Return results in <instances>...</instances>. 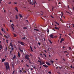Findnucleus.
Wrapping results in <instances>:
<instances>
[{"label": "nucleus", "instance_id": "f257e3e1", "mask_svg": "<svg viewBox=\"0 0 74 74\" xmlns=\"http://www.w3.org/2000/svg\"><path fill=\"white\" fill-rule=\"evenodd\" d=\"M38 62H39L40 63V65H41L43 64H44L45 63V62H43V61H39V60H38Z\"/></svg>", "mask_w": 74, "mask_h": 74}, {"label": "nucleus", "instance_id": "f03ea898", "mask_svg": "<svg viewBox=\"0 0 74 74\" xmlns=\"http://www.w3.org/2000/svg\"><path fill=\"white\" fill-rule=\"evenodd\" d=\"M5 65L6 67V70L7 71L8 70V67L9 66L8 62H5Z\"/></svg>", "mask_w": 74, "mask_h": 74}, {"label": "nucleus", "instance_id": "7ed1b4c3", "mask_svg": "<svg viewBox=\"0 0 74 74\" xmlns=\"http://www.w3.org/2000/svg\"><path fill=\"white\" fill-rule=\"evenodd\" d=\"M29 55H28V54H26V55L25 56V58L27 59V60H28L29 59Z\"/></svg>", "mask_w": 74, "mask_h": 74}, {"label": "nucleus", "instance_id": "20e7f679", "mask_svg": "<svg viewBox=\"0 0 74 74\" xmlns=\"http://www.w3.org/2000/svg\"><path fill=\"white\" fill-rule=\"evenodd\" d=\"M18 43H20L21 44H24V42H23L22 41H18Z\"/></svg>", "mask_w": 74, "mask_h": 74}, {"label": "nucleus", "instance_id": "39448f33", "mask_svg": "<svg viewBox=\"0 0 74 74\" xmlns=\"http://www.w3.org/2000/svg\"><path fill=\"white\" fill-rule=\"evenodd\" d=\"M50 38H54V37H53V35L52 34H50Z\"/></svg>", "mask_w": 74, "mask_h": 74}, {"label": "nucleus", "instance_id": "423d86ee", "mask_svg": "<svg viewBox=\"0 0 74 74\" xmlns=\"http://www.w3.org/2000/svg\"><path fill=\"white\" fill-rule=\"evenodd\" d=\"M64 39L63 38H62L61 39V41H60V43H62V42L64 41Z\"/></svg>", "mask_w": 74, "mask_h": 74}, {"label": "nucleus", "instance_id": "0eeeda50", "mask_svg": "<svg viewBox=\"0 0 74 74\" xmlns=\"http://www.w3.org/2000/svg\"><path fill=\"white\" fill-rule=\"evenodd\" d=\"M16 56L15 55H14L13 58H12V59L13 60H15V58H16Z\"/></svg>", "mask_w": 74, "mask_h": 74}, {"label": "nucleus", "instance_id": "6e6552de", "mask_svg": "<svg viewBox=\"0 0 74 74\" xmlns=\"http://www.w3.org/2000/svg\"><path fill=\"white\" fill-rule=\"evenodd\" d=\"M43 66L44 67H46V68H47V67H48V65H43Z\"/></svg>", "mask_w": 74, "mask_h": 74}, {"label": "nucleus", "instance_id": "1a4fd4ad", "mask_svg": "<svg viewBox=\"0 0 74 74\" xmlns=\"http://www.w3.org/2000/svg\"><path fill=\"white\" fill-rule=\"evenodd\" d=\"M29 60V62L31 64H32V63L31 62V60L30 59V58H29V59L28 60Z\"/></svg>", "mask_w": 74, "mask_h": 74}, {"label": "nucleus", "instance_id": "9d476101", "mask_svg": "<svg viewBox=\"0 0 74 74\" xmlns=\"http://www.w3.org/2000/svg\"><path fill=\"white\" fill-rule=\"evenodd\" d=\"M7 35H5V37L7 39H8V37H9L8 34H7Z\"/></svg>", "mask_w": 74, "mask_h": 74}, {"label": "nucleus", "instance_id": "9b49d317", "mask_svg": "<svg viewBox=\"0 0 74 74\" xmlns=\"http://www.w3.org/2000/svg\"><path fill=\"white\" fill-rule=\"evenodd\" d=\"M20 55H21V54H20V53H19V52H18V57L19 58H20Z\"/></svg>", "mask_w": 74, "mask_h": 74}, {"label": "nucleus", "instance_id": "f8f14e48", "mask_svg": "<svg viewBox=\"0 0 74 74\" xmlns=\"http://www.w3.org/2000/svg\"><path fill=\"white\" fill-rule=\"evenodd\" d=\"M10 46H11V47H13V45H12V43L11 42L10 43Z\"/></svg>", "mask_w": 74, "mask_h": 74}, {"label": "nucleus", "instance_id": "ddd939ff", "mask_svg": "<svg viewBox=\"0 0 74 74\" xmlns=\"http://www.w3.org/2000/svg\"><path fill=\"white\" fill-rule=\"evenodd\" d=\"M30 49H31V51L32 52H33V51L32 49V47L31 46V45L30 46Z\"/></svg>", "mask_w": 74, "mask_h": 74}, {"label": "nucleus", "instance_id": "4468645a", "mask_svg": "<svg viewBox=\"0 0 74 74\" xmlns=\"http://www.w3.org/2000/svg\"><path fill=\"white\" fill-rule=\"evenodd\" d=\"M0 48H1V49H3V46L2 45H0Z\"/></svg>", "mask_w": 74, "mask_h": 74}, {"label": "nucleus", "instance_id": "2eb2a0df", "mask_svg": "<svg viewBox=\"0 0 74 74\" xmlns=\"http://www.w3.org/2000/svg\"><path fill=\"white\" fill-rule=\"evenodd\" d=\"M54 28H55V29H56L59 30V28H58V27H54Z\"/></svg>", "mask_w": 74, "mask_h": 74}, {"label": "nucleus", "instance_id": "dca6fc26", "mask_svg": "<svg viewBox=\"0 0 74 74\" xmlns=\"http://www.w3.org/2000/svg\"><path fill=\"white\" fill-rule=\"evenodd\" d=\"M32 2H33V3H32V0H31V2H30V3H31V4H32V5H33V4H34V3H33V0H32Z\"/></svg>", "mask_w": 74, "mask_h": 74}, {"label": "nucleus", "instance_id": "f3484780", "mask_svg": "<svg viewBox=\"0 0 74 74\" xmlns=\"http://www.w3.org/2000/svg\"><path fill=\"white\" fill-rule=\"evenodd\" d=\"M34 30L36 31H37L38 32H39V30L37 29H34Z\"/></svg>", "mask_w": 74, "mask_h": 74}, {"label": "nucleus", "instance_id": "a211bd4d", "mask_svg": "<svg viewBox=\"0 0 74 74\" xmlns=\"http://www.w3.org/2000/svg\"><path fill=\"white\" fill-rule=\"evenodd\" d=\"M61 14H62V15H61V18H62L63 16V13L62 12H61Z\"/></svg>", "mask_w": 74, "mask_h": 74}, {"label": "nucleus", "instance_id": "6ab92c4d", "mask_svg": "<svg viewBox=\"0 0 74 74\" xmlns=\"http://www.w3.org/2000/svg\"><path fill=\"white\" fill-rule=\"evenodd\" d=\"M54 23H56V24H57L58 25H59V23H57V22L56 21H54Z\"/></svg>", "mask_w": 74, "mask_h": 74}, {"label": "nucleus", "instance_id": "aec40b11", "mask_svg": "<svg viewBox=\"0 0 74 74\" xmlns=\"http://www.w3.org/2000/svg\"><path fill=\"white\" fill-rule=\"evenodd\" d=\"M5 59H2V62H4L5 61Z\"/></svg>", "mask_w": 74, "mask_h": 74}, {"label": "nucleus", "instance_id": "412c9836", "mask_svg": "<svg viewBox=\"0 0 74 74\" xmlns=\"http://www.w3.org/2000/svg\"><path fill=\"white\" fill-rule=\"evenodd\" d=\"M15 10H16V11H17V12H18V10L17 8V7H16V8H15Z\"/></svg>", "mask_w": 74, "mask_h": 74}, {"label": "nucleus", "instance_id": "4be33fe9", "mask_svg": "<svg viewBox=\"0 0 74 74\" xmlns=\"http://www.w3.org/2000/svg\"><path fill=\"white\" fill-rule=\"evenodd\" d=\"M37 4V3L36 2V1H35L34 3V5H36Z\"/></svg>", "mask_w": 74, "mask_h": 74}, {"label": "nucleus", "instance_id": "5701e85b", "mask_svg": "<svg viewBox=\"0 0 74 74\" xmlns=\"http://www.w3.org/2000/svg\"><path fill=\"white\" fill-rule=\"evenodd\" d=\"M23 29H27V27H23Z\"/></svg>", "mask_w": 74, "mask_h": 74}, {"label": "nucleus", "instance_id": "b1692460", "mask_svg": "<svg viewBox=\"0 0 74 74\" xmlns=\"http://www.w3.org/2000/svg\"><path fill=\"white\" fill-rule=\"evenodd\" d=\"M19 16H20V18H21L23 17V16H22V15L21 14H19Z\"/></svg>", "mask_w": 74, "mask_h": 74}, {"label": "nucleus", "instance_id": "393cba45", "mask_svg": "<svg viewBox=\"0 0 74 74\" xmlns=\"http://www.w3.org/2000/svg\"><path fill=\"white\" fill-rule=\"evenodd\" d=\"M23 71H24V72H23L24 73H26V72H27V71H24V70H23Z\"/></svg>", "mask_w": 74, "mask_h": 74}, {"label": "nucleus", "instance_id": "a878e982", "mask_svg": "<svg viewBox=\"0 0 74 74\" xmlns=\"http://www.w3.org/2000/svg\"><path fill=\"white\" fill-rule=\"evenodd\" d=\"M14 37H16L17 36V35L14 34Z\"/></svg>", "mask_w": 74, "mask_h": 74}, {"label": "nucleus", "instance_id": "bb28decb", "mask_svg": "<svg viewBox=\"0 0 74 74\" xmlns=\"http://www.w3.org/2000/svg\"><path fill=\"white\" fill-rule=\"evenodd\" d=\"M11 49H12L13 51H14V48L13 47H11Z\"/></svg>", "mask_w": 74, "mask_h": 74}, {"label": "nucleus", "instance_id": "cd10ccee", "mask_svg": "<svg viewBox=\"0 0 74 74\" xmlns=\"http://www.w3.org/2000/svg\"><path fill=\"white\" fill-rule=\"evenodd\" d=\"M49 49H50V48L48 47V49H47V51H49H49H50Z\"/></svg>", "mask_w": 74, "mask_h": 74}, {"label": "nucleus", "instance_id": "c85d7f7f", "mask_svg": "<svg viewBox=\"0 0 74 74\" xmlns=\"http://www.w3.org/2000/svg\"><path fill=\"white\" fill-rule=\"evenodd\" d=\"M19 51H20L21 52H23V51L21 49H19Z\"/></svg>", "mask_w": 74, "mask_h": 74}, {"label": "nucleus", "instance_id": "c756f323", "mask_svg": "<svg viewBox=\"0 0 74 74\" xmlns=\"http://www.w3.org/2000/svg\"><path fill=\"white\" fill-rule=\"evenodd\" d=\"M49 42H50V43H51V44H52V43L50 40H49Z\"/></svg>", "mask_w": 74, "mask_h": 74}, {"label": "nucleus", "instance_id": "7c9ffc66", "mask_svg": "<svg viewBox=\"0 0 74 74\" xmlns=\"http://www.w3.org/2000/svg\"><path fill=\"white\" fill-rule=\"evenodd\" d=\"M38 59L40 60V61H42V60L41 59L40 57H38Z\"/></svg>", "mask_w": 74, "mask_h": 74}, {"label": "nucleus", "instance_id": "2f4dec72", "mask_svg": "<svg viewBox=\"0 0 74 74\" xmlns=\"http://www.w3.org/2000/svg\"><path fill=\"white\" fill-rule=\"evenodd\" d=\"M47 33H49V29H48L47 31Z\"/></svg>", "mask_w": 74, "mask_h": 74}, {"label": "nucleus", "instance_id": "473e14b6", "mask_svg": "<svg viewBox=\"0 0 74 74\" xmlns=\"http://www.w3.org/2000/svg\"><path fill=\"white\" fill-rule=\"evenodd\" d=\"M19 72L21 74L22 72V71H21V70L19 71Z\"/></svg>", "mask_w": 74, "mask_h": 74}, {"label": "nucleus", "instance_id": "72a5a7b5", "mask_svg": "<svg viewBox=\"0 0 74 74\" xmlns=\"http://www.w3.org/2000/svg\"><path fill=\"white\" fill-rule=\"evenodd\" d=\"M65 48H66V47H64V46H63V47H62V49H65Z\"/></svg>", "mask_w": 74, "mask_h": 74}, {"label": "nucleus", "instance_id": "f704fd0d", "mask_svg": "<svg viewBox=\"0 0 74 74\" xmlns=\"http://www.w3.org/2000/svg\"><path fill=\"white\" fill-rule=\"evenodd\" d=\"M47 65H48V66H50L51 65V64H50V63H49V62H48Z\"/></svg>", "mask_w": 74, "mask_h": 74}, {"label": "nucleus", "instance_id": "c9c22d12", "mask_svg": "<svg viewBox=\"0 0 74 74\" xmlns=\"http://www.w3.org/2000/svg\"><path fill=\"white\" fill-rule=\"evenodd\" d=\"M50 17H51L53 18H54V17L52 15L50 16Z\"/></svg>", "mask_w": 74, "mask_h": 74}, {"label": "nucleus", "instance_id": "e433bc0d", "mask_svg": "<svg viewBox=\"0 0 74 74\" xmlns=\"http://www.w3.org/2000/svg\"><path fill=\"white\" fill-rule=\"evenodd\" d=\"M60 21H61V22H62L63 21V20L61 18H60Z\"/></svg>", "mask_w": 74, "mask_h": 74}, {"label": "nucleus", "instance_id": "4c0bfd02", "mask_svg": "<svg viewBox=\"0 0 74 74\" xmlns=\"http://www.w3.org/2000/svg\"><path fill=\"white\" fill-rule=\"evenodd\" d=\"M69 50H71V47H69Z\"/></svg>", "mask_w": 74, "mask_h": 74}, {"label": "nucleus", "instance_id": "58836bf2", "mask_svg": "<svg viewBox=\"0 0 74 74\" xmlns=\"http://www.w3.org/2000/svg\"><path fill=\"white\" fill-rule=\"evenodd\" d=\"M50 62L52 63H53V61H52V60H51V61H50Z\"/></svg>", "mask_w": 74, "mask_h": 74}, {"label": "nucleus", "instance_id": "ea45409f", "mask_svg": "<svg viewBox=\"0 0 74 74\" xmlns=\"http://www.w3.org/2000/svg\"><path fill=\"white\" fill-rule=\"evenodd\" d=\"M25 38V37H24L22 38V39H24Z\"/></svg>", "mask_w": 74, "mask_h": 74}, {"label": "nucleus", "instance_id": "a19ab883", "mask_svg": "<svg viewBox=\"0 0 74 74\" xmlns=\"http://www.w3.org/2000/svg\"><path fill=\"white\" fill-rule=\"evenodd\" d=\"M21 62L22 63H23L24 62V61H23V60H21Z\"/></svg>", "mask_w": 74, "mask_h": 74}, {"label": "nucleus", "instance_id": "79ce46f5", "mask_svg": "<svg viewBox=\"0 0 74 74\" xmlns=\"http://www.w3.org/2000/svg\"><path fill=\"white\" fill-rule=\"evenodd\" d=\"M66 13H68L69 14H71L69 12L67 11H66Z\"/></svg>", "mask_w": 74, "mask_h": 74}, {"label": "nucleus", "instance_id": "37998d69", "mask_svg": "<svg viewBox=\"0 0 74 74\" xmlns=\"http://www.w3.org/2000/svg\"><path fill=\"white\" fill-rule=\"evenodd\" d=\"M62 59H63V60H64V61H65V60L64 57H63V58H62Z\"/></svg>", "mask_w": 74, "mask_h": 74}, {"label": "nucleus", "instance_id": "c03bdc74", "mask_svg": "<svg viewBox=\"0 0 74 74\" xmlns=\"http://www.w3.org/2000/svg\"><path fill=\"white\" fill-rule=\"evenodd\" d=\"M11 27H12V29H13V30H14V28L13 26H12V25H11Z\"/></svg>", "mask_w": 74, "mask_h": 74}, {"label": "nucleus", "instance_id": "a18cd8bd", "mask_svg": "<svg viewBox=\"0 0 74 74\" xmlns=\"http://www.w3.org/2000/svg\"><path fill=\"white\" fill-rule=\"evenodd\" d=\"M11 27H12V29H13V30H14V28L13 26H12V25H11Z\"/></svg>", "mask_w": 74, "mask_h": 74}, {"label": "nucleus", "instance_id": "49530a36", "mask_svg": "<svg viewBox=\"0 0 74 74\" xmlns=\"http://www.w3.org/2000/svg\"><path fill=\"white\" fill-rule=\"evenodd\" d=\"M33 70V68H31V71H32Z\"/></svg>", "mask_w": 74, "mask_h": 74}, {"label": "nucleus", "instance_id": "de8ad7c7", "mask_svg": "<svg viewBox=\"0 0 74 74\" xmlns=\"http://www.w3.org/2000/svg\"><path fill=\"white\" fill-rule=\"evenodd\" d=\"M9 40H6V42L8 43V41Z\"/></svg>", "mask_w": 74, "mask_h": 74}, {"label": "nucleus", "instance_id": "09e8293b", "mask_svg": "<svg viewBox=\"0 0 74 74\" xmlns=\"http://www.w3.org/2000/svg\"><path fill=\"white\" fill-rule=\"evenodd\" d=\"M16 19H17L18 18V16H16V18H15Z\"/></svg>", "mask_w": 74, "mask_h": 74}, {"label": "nucleus", "instance_id": "8fccbe9b", "mask_svg": "<svg viewBox=\"0 0 74 74\" xmlns=\"http://www.w3.org/2000/svg\"><path fill=\"white\" fill-rule=\"evenodd\" d=\"M1 30L3 31V32H4V30H3V28H2L1 29Z\"/></svg>", "mask_w": 74, "mask_h": 74}, {"label": "nucleus", "instance_id": "3c124183", "mask_svg": "<svg viewBox=\"0 0 74 74\" xmlns=\"http://www.w3.org/2000/svg\"><path fill=\"white\" fill-rule=\"evenodd\" d=\"M38 44L40 46V42H38Z\"/></svg>", "mask_w": 74, "mask_h": 74}, {"label": "nucleus", "instance_id": "603ef678", "mask_svg": "<svg viewBox=\"0 0 74 74\" xmlns=\"http://www.w3.org/2000/svg\"><path fill=\"white\" fill-rule=\"evenodd\" d=\"M12 67H13V68L14 67V63H13V64H12Z\"/></svg>", "mask_w": 74, "mask_h": 74}, {"label": "nucleus", "instance_id": "864d4df0", "mask_svg": "<svg viewBox=\"0 0 74 74\" xmlns=\"http://www.w3.org/2000/svg\"><path fill=\"white\" fill-rule=\"evenodd\" d=\"M54 8L53 7V8H52V11H53V9Z\"/></svg>", "mask_w": 74, "mask_h": 74}, {"label": "nucleus", "instance_id": "5fc2aeb1", "mask_svg": "<svg viewBox=\"0 0 74 74\" xmlns=\"http://www.w3.org/2000/svg\"><path fill=\"white\" fill-rule=\"evenodd\" d=\"M26 66L28 67H29V65H28V64H26Z\"/></svg>", "mask_w": 74, "mask_h": 74}, {"label": "nucleus", "instance_id": "6e6d98bb", "mask_svg": "<svg viewBox=\"0 0 74 74\" xmlns=\"http://www.w3.org/2000/svg\"><path fill=\"white\" fill-rule=\"evenodd\" d=\"M66 52L67 53V51H64V52L65 53H66Z\"/></svg>", "mask_w": 74, "mask_h": 74}, {"label": "nucleus", "instance_id": "4d7b16f0", "mask_svg": "<svg viewBox=\"0 0 74 74\" xmlns=\"http://www.w3.org/2000/svg\"><path fill=\"white\" fill-rule=\"evenodd\" d=\"M46 64H47L48 65V62H46Z\"/></svg>", "mask_w": 74, "mask_h": 74}, {"label": "nucleus", "instance_id": "13d9d810", "mask_svg": "<svg viewBox=\"0 0 74 74\" xmlns=\"http://www.w3.org/2000/svg\"><path fill=\"white\" fill-rule=\"evenodd\" d=\"M72 9H73V11H74V7H73Z\"/></svg>", "mask_w": 74, "mask_h": 74}, {"label": "nucleus", "instance_id": "bf43d9fd", "mask_svg": "<svg viewBox=\"0 0 74 74\" xmlns=\"http://www.w3.org/2000/svg\"><path fill=\"white\" fill-rule=\"evenodd\" d=\"M11 3V2H9L8 3V4H10Z\"/></svg>", "mask_w": 74, "mask_h": 74}, {"label": "nucleus", "instance_id": "052dcab7", "mask_svg": "<svg viewBox=\"0 0 74 74\" xmlns=\"http://www.w3.org/2000/svg\"><path fill=\"white\" fill-rule=\"evenodd\" d=\"M21 45L22 46V45H23L24 46H25V45L23 44H22Z\"/></svg>", "mask_w": 74, "mask_h": 74}, {"label": "nucleus", "instance_id": "680f3d73", "mask_svg": "<svg viewBox=\"0 0 74 74\" xmlns=\"http://www.w3.org/2000/svg\"><path fill=\"white\" fill-rule=\"evenodd\" d=\"M14 71L13 72V73H12V74H14Z\"/></svg>", "mask_w": 74, "mask_h": 74}, {"label": "nucleus", "instance_id": "e2e57ef3", "mask_svg": "<svg viewBox=\"0 0 74 74\" xmlns=\"http://www.w3.org/2000/svg\"><path fill=\"white\" fill-rule=\"evenodd\" d=\"M49 73L51 74V72H49Z\"/></svg>", "mask_w": 74, "mask_h": 74}, {"label": "nucleus", "instance_id": "0e129e2a", "mask_svg": "<svg viewBox=\"0 0 74 74\" xmlns=\"http://www.w3.org/2000/svg\"><path fill=\"white\" fill-rule=\"evenodd\" d=\"M12 52V51H10V53L11 54Z\"/></svg>", "mask_w": 74, "mask_h": 74}, {"label": "nucleus", "instance_id": "69168bd1", "mask_svg": "<svg viewBox=\"0 0 74 74\" xmlns=\"http://www.w3.org/2000/svg\"><path fill=\"white\" fill-rule=\"evenodd\" d=\"M70 67H71V68H72V65H71V66H70Z\"/></svg>", "mask_w": 74, "mask_h": 74}, {"label": "nucleus", "instance_id": "338daca9", "mask_svg": "<svg viewBox=\"0 0 74 74\" xmlns=\"http://www.w3.org/2000/svg\"><path fill=\"white\" fill-rule=\"evenodd\" d=\"M8 69H10V67H9V66H8Z\"/></svg>", "mask_w": 74, "mask_h": 74}, {"label": "nucleus", "instance_id": "774afa93", "mask_svg": "<svg viewBox=\"0 0 74 74\" xmlns=\"http://www.w3.org/2000/svg\"><path fill=\"white\" fill-rule=\"evenodd\" d=\"M2 1V0H0V3H1V1Z\"/></svg>", "mask_w": 74, "mask_h": 74}]
</instances>
